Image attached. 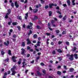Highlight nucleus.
I'll return each mask as SVG.
<instances>
[{
	"instance_id": "obj_22",
	"label": "nucleus",
	"mask_w": 78,
	"mask_h": 78,
	"mask_svg": "<svg viewBox=\"0 0 78 78\" xmlns=\"http://www.w3.org/2000/svg\"><path fill=\"white\" fill-rule=\"evenodd\" d=\"M39 58H40V56L37 57L36 58V61L37 62V61L38 60V59H39Z\"/></svg>"
},
{
	"instance_id": "obj_44",
	"label": "nucleus",
	"mask_w": 78,
	"mask_h": 78,
	"mask_svg": "<svg viewBox=\"0 0 78 78\" xmlns=\"http://www.w3.org/2000/svg\"><path fill=\"white\" fill-rule=\"evenodd\" d=\"M34 18L35 19H38V17L36 16H34Z\"/></svg>"
},
{
	"instance_id": "obj_19",
	"label": "nucleus",
	"mask_w": 78,
	"mask_h": 78,
	"mask_svg": "<svg viewBox=\"0 0 78 78\" xmlns=\"http://www.w3.org/2000/svg\"><path fill=\"white\" fill-rule=\"evenodd\" d=\"M57 74L58 75H61V72L60 71H58L57 72Z\"/></svg>"
},
{
	"instance_id": "obj_59",
	"label": "nucleus",
	"mask_w": 78,
	"mask_h": 78,
	"mask_svg": "<svg viewBox=\"0 0 78 78\" xmlns=\"http://www.w3.org/2000/svg\"><path fill=\"white\" fill-rule=\"evenodd\" d=\"M41 39V38L40 37H39L38 38V41H40Z\"/></svg>"
},
{
	"instance_id": "obj_11",
	"label": "nucleus",
	"mask_w": 78,
	"mask_h": 78,
	"mask_svg": "<svg viewBox=\"0 0 78 78\" xmlns=\"http://www.w3.org/2000/svg\"><path fill=\"white\" fill-rule=\"evenodd\" d=\"M74 56L75 59H78V55L76 54H74Z\"/></svg>"
},
{
	"instance_id": "obj_4",
	"label": "nucleus",
	"mask_w": 78,
	"mask_h": 78,
	"mask_svg": "<svg viewBox=\"0 0 78 78\" xmlns=\"http://www.w3.org/2000/svg\"><path fill=\"white\" fill-rule=\"evenodd\" d=\"M29 24L30 26H28L27 27V28H28V29H30V30H31V29L33 28V27L31 26H33V23H30Z\"/></svg>"
},
{
	"instance_id": "obj_61",
	"label": "nucleus",
	"mask_w": 78,
	"mask_h": 78,
	"mask_svg": "<svg viewBox=\"0 0 78 78\" xmlns=\"http://www.w3.org/2000/svg\"><path fill=\"white\" fill-rule=\"evenodd\" d=\"M52 23H55V21H51Z\"/></svg>"
},
{
	"instance_id": "obj_57",
	"label": "nucleus",
	"mask_w": 78,
	"mask_h": 78,
	"mask_svg": "<svg viewBox=\"0 0 78 78\" xmlns=\"http://www.w3.org/2000/svg\"><path fill=\"white\" fill-rule=\"evenodd\" d=\"M62 43V42L61 41L58 42V44H61Z\"/></svg>"
},
{
	"instance_id": "obj_23",
	"label": "nucleus",
	"mask_w": 78,
	"mask_h": 78,
	"mask_svg": "<svg viewBox=\"0 0 78 78\" xmlns=\"http://www.w3.org/2000/svg\"><path fill=\"white\" fill-rule=\"evenodd\" d=\"M74 2H75V0H73L72 1V3L73 5H75V3Z\"/></svg>"
},
{
	"instance_id": "obj_14",
	"label": "nucleus",
	"mask_w": 78,
	"mask_h": 78,
	"mask_svg": "<svg viewBox=\"0 0 78 78\" xmlns=\"http://www.w3.org/2000/svg\"><path fill=\"white\" fill-rule=\"evenodd\" d=\"M73 70H74V69L73 68H71L69 69V71L70 72H73Z\"/></svg>"
},
{
	"instance_id": "obj_15",
	"label": "nucleus",
	"mask_w": 78,
	"mask_h": 78,
	"mask_svg": "<svg viewBox=\"0 0 78 78\" xmlns=\"http://www.w3.org/2000/svg\"><path fill=\"white\" fill-rule=\"evenodd\" d=\"M28 13H27L26 14H25L26 16H25V19H27V17H28Z\"/></svg>"
},
{
	"instance_id": "obj_13",
	"label": "nucleus",
	"mask_w": 78,
	"mask_h": 78,
	"mask_svg": "<svg viewBox=\"0 0 78 78\" xmlns=\"http://www.w3.org/2000/svg\"><path fill=\"white\" fill-rule=\"evenodd\" d=\"M7 74H8V73H4V75L3 76V78H6V76L7 75Z\"/></svg>"
},
{
	"instance_id": "obj_7",
	"label": "nucleus",
	"mask_w": 78,
	"mask_h": 78,
	"mask_svg": "<svg viewBox=\"0 0 78 78\" xmlns=\"http://www.w3.org/2000/svg\"><path fill=\"white\" fill-rule=\"evenodd\" d=\"M22 52L21 54L23 55H24V52L25 51V50L23 48H22L21 49Z\"/></svg>"
},
{
	"instance_id": "obj_55",
	"label": "nucleus",
	"mask_w": 78,
	"mask_h": 78,
	"mask_svg": "<svg viewBox=\"0 0 78 78\" xmlns=\"http://www.w3.org/2000/svg\"><path fill=\"white\" fill-rule=\"evenodd\" d=\"M29 9L30 10V11H32V8H31V7H29Z\"/></svg>"
},
{
	"instance_id": "obj_53",
	"label": "nucleus",
	"mask_w": 78,
	"mask_h": 78,
	"mask_svg": "<svg viewBox=\"0 0 78 78\" xmlns=\"http://www.w3.org/2000/svg\"><path fill=\"white\" fill-rule=\"evenodd\" d=\"M66 16L64 17V18H63V20H66Z\"/></svg>"
},
{
	"instance_id": "obj_17",
	"label": "nucleus",
	"mask_w": 78,
	"mask_h": 78,
	"mask_svg": "<svg viewBox=\"0 0 78 78\" xmlns=\"http://www.w3.org/2000/svg\"><path fill=\"white\" fill-rule=\"evenodd\" d=\"M22 59L21 58H20L19 59V61L18 62V64H20L21 63V61Z\"/></svg>"
},
{
	"instance_id": "obj_18",
	"label": "nucleus",
	"mask_w": 78,
	"mask_h": 78,
	"mask_svg": "<svg viewBox=\"0 0 78 78\" xmlns=\"http://www.w3.org/2000/svg\"><path fill=\"white\" fill-rule=\"evenodd\" d=\"M8 54L9 55H11V51L10 50H9L8 51Z\"/></svg>"
},
{
	"instance_id": "obj_10",
	"label": "nucleus",
	"mask_w": 78,
	"mask_h": 78,
	"mask_svg": "<svg viewBox=\"0 0 78 78\" xmlns=\"http://www.w3.org/2000/svg\"><path fill=\"white\" fill-rule=\"evenodd\" d=\"M27 44H30L31 43V42L30 41V40H29V39H27Z\"/></svg>"
},
{
	"instance_id": "obj_29",
	"label": "nucleus",
	"mask_w": 78,
	"mask_h": 78,
	"mask_svg": "<svg viewBox=\"0 0 78 78\" xmlns=\"http://www.w3.org/2000/svg\"><path fill=\"white\" fill-rule=\"evenodd\" d=\"M52 53L53 55H55L56 53V51H55L54 50L52 52Z\"/></svg>"
},
{
	"instance_id": "obj_56",
	"label": "nucleus",
	"mask_w": 78,
	"mask_h": 78,
	"mask_svg": "<svg viewBox=\"0 0 78 78\" xmlns=\"http://www.w3.org/2000/svg\"><path fill=\"white\" fill-rule=\"evenodd\" d=\"M10 33H12V29H10Z\"/></svg>"
},
{
	"instance_id": "obj_47",
	"label": "nucleus",
	"mask_w": 78,
	"mask_h": 78,
	"mask_svg": "<svg viewBox=\"0 0 78 78\" xmlns=\"http://www.w3.org/2000/svg\"><path fill=\"white\" fill-rule=\"evenodd\" d=\"M39 6H38V5H35L34 6V7L35 8H38Z\"/></svg>"
},
{
	"instance_id": "obj_32",
	"label": "nucleus",
	"mask_w": 78,
	"mask_h": 78,
	"mask_svg": "<svg viewBox=\"0 0 78 78\" xmlns=\"http://www.w3.org/2000/svg\"><path fill=\"white\" fill-rule=\"evenodd\" d=\"M22 45V46H25V43L24 42H23Z\"/></svg>"
},
{
	"instance_id": "obj_35",
	"label": "nucleus",
	"mask_w": 78,
	"mask_h": 78,
	"mask_svg": "<svg viewBox=\"0 0 78 78\" xmlns=\"http://www.w3.org/2000/svg\"><path fill=\"white\" fill-rule=\"evenodd\" d=\"M66 44L67 45H69V42L67 41L66 42Z\"/></svg>"
},
{
	"instance_id": "obj_34",
	"label": "nucleus",
	"mask_w": 78,
	"mask_h": 78,
	"mask_svg": "<svg viewBox=\"0 0 78 78\" xmlns=\"http://www.w3.org/2000/svg\"><path fill=\"white\" fill-rule=\"evenodd\" d=\"M34 38H36L37 37V35L36 34H35L34 35Z\"/></svg>"
},
{
	"instance_id": "obj_64",
	"label": "nucleus",
	"mask_w": 78,
	"mask_h": 78,
	"mask_svg": "<svg viewBox=\"0 0 78 78\" xmlns=\"http://www.w3.org/2000/svg\"><path fill=\"white\" fill-rule=\"evenodd\" d=\"M73 75H72L70 77V78H73Z\"/></svg>"
},
{
	"instance_id": "obj_16",
	"label": "nucleus",
	"mask_w": 78,
	"mask_h": 78,
	"mask_svg": "<svg viewBox=\"0 0 78 78\" xmlns=\"http://www.w3.org/2000/svg\"><path fill=\"white\" fill-rule=\"evenodd\" d=\"M13 25H16L18 24V23L17 22H14L12 23Z\"/></svg>"
},
{
	"instance_id": "obj_20",
	"label": "nucleus",
	"mask_w": 78,
	"mask_h": 78,
	"mask_svg": "<svg viewBox=\"0 0 78 78\" xmlns=\"http://www.w3.org/2000/svg\"><path fill=\"white\" fill-rule=\"evenodd\" d=\"M37 11H38V10L37 9H34V12H37Z\"/></svg>"
},
{
	"instance_id": "obj_36",
	"label": "nucleus",
	"mask_w": 78,
	"mask_h": 78,
	"mask_svg": "<svg viewBox=\"0 0 78 78\" xmlns=\"http://www.w3.org/2000/svg\"><path fill=\"white\" fill-rule=\"evenodd\" d=\"M41 66H44V64L42 62H41Z\"/></svg>"
},
{
	"instance_id": "obj_40",
	"label": "nucleus",
	"mask_w": 78,
	"mask_h": 78,
	"mask_svg": "<svg viewBox=\"0 0 78 78\" xmlns=\"http://www.w3.org/2000/svg\"><path fill=\"white\" fill-rule=\"evenodd\" d=\"M63 6L64 7H66V6H67V5H66V4H63Z\"/></svg>"
},
{
	"instance_id": "obj_33",
	"label": "nucleus",
	"mask_w": 78,
	"mask_h": 78,
	"mask_svg": "<svg viewBox=\"0 0 78 78\" xmlns=\"http://www.w3.org/2000/svg\"><path fill=\"white\" fill-rule=\"evenodd\" d=\"M37 73L38 75H41V73H39V71H37Z\"/></svg>"
},
{
	"instance_id": "obj_5",
	"label": "nucleus",
	"mask_w": 78,
	"mask_h": 78,
	"mask_svg": "<svg viewBox=\"0 0 78 78\" xmlns=\"http://www.w3.org/2000/svg\"><path fill=\"white\" fill-rule=\"evenodd\" d=\"M12 59L13 60V61L14 62H16V61H16V59H15L17 58L16 57H15L14 56H13L12 57Z\"/></svg>"
},
{
	"instance_id": "obj_25",
	"label": "nucleus",
	"mask_w": 78,
	"mask_h": 78,
	"mask_svg": "<svg viewBox=\"0 0 78 78\" xmlns=\"http://www.w3.org/2000/svg\"><path fill=\"white\" fill-rule=\"evenodd\" d=\"M49 16H51V14H52V12L49 11Z\"/></svg>"
},
{
	"instance_id": "obj_49",
	"label": "nucleus",
	"mask_w": 78,
	"mask_h": 78,
	"mask_svg": "<svg viewBox=\"0 0 78 78\" xmlns=\"http://www.w3.org/2000/svg\"><path fill=\"white\" fill-rule=\"evenodd\" d=\"M33 43H36V40H34L33 41Z\"/></svg>"
},
{
	"instance_id": "obj_63",
	"label": "nucleus",
	"mask_w": 78,
	"mask_h": 78,
	"mask_svg": "<svg viewBox=\"0 0 78 78\" xmlns=\"http://www.w3.org/2000/svg\"><path fill=\"white\" fill-rule=\"evenodd\" d=\"M64 69H67V68H66V66H64Z\"/></svg>"
},
{
	"instance_id": "obj_28",
	"label": "nucleus",
	"mask_w": 78,
	"mask_h": 78,
	"mask_svg": "<svg viewBox=\"0 0 78 78\" xmlns=\"http://www.w3.org/2000/svg\"><path fill=\"white\" fill-rule=\"evenodd\" d=\"M17 28L18 29V30H19V31H20V29L21 28H20V26H18L17 27Z\"/></svg>"
},
{
	"instance_id": "obj_30",
	"label": "nucleus",
	"mask_w": 78,
	"mask_h": 78,
	"mask_svg": "<svg viewBox=\"0 0 78 78\" xmlns=\"http://www.w3.org/2000/svg\"><path fill=\"white\" fill-rule=\"evenodd\" d=\"M1 54L2 55H4V54H5V52H4L3 51H2Z\"/></svg>"
},
{
	"instance_id": "obj_1",
	"label": "nucleus",
	"mask_w": 78,
	"mask_h": 78,
	"mask_svg": "<svg viewBox=\"0 0 78 78\" xmlns=\"http://www.w3.org/2000/svg\"><path fill=\"white\" fill-rule=\"evenodd\" d=\"M16 68V66H14L11 69V71L12 72L11 75H15V74L16 73V72L15 71V69Z\"/></svg>"
},
{
	"instance_id": "obj_39",
	"label": "nucleus",
	"mask_w": 78,
	"mask_h": 78,
	"mask_svg": "<svg viewBox=\"0 0 78 78\" xmlns=\"http://www.w3.org/2000/svg\"><path fill=\"white\" fill-rule=\"evenodd\" d=\"M56 33H59V30H56Z\"/></svg>"
},
{
	"instance_id": "obj_48",
	"label": "nucleus",
	"mask_w": 78,
	"mask_h": 78,
	"mask_svg": "<svg viewBox=\"0 0 78 78\" xmlns=\"http://www.w3.org/2000/svg\"><path fill=\"white\" fill-rule=\"evenodd\" d=\"M13 37H14V38L16 37V35L15 34L13 35Z\"/></svg>"
},
{
	"instance_id": "obj_38",
	"label": "nucleus",
	"mask_w": 78,
	"mask_h": 78,
	"mask_svg": "<svg viewBox=\"0 0 78 78\" xmlns=\"http://www.w3.org/2000/svg\"><path fill=\"white\" fill-rule=\"evenodd\" d=\"M57 13H58V14H61V13L59 11H57Z\"/></svg>"
},
{
	"instance_id": "obj_26",
	"label": "nucleus",
	"mask_w": 78,
	"mask_h": 78,
	"mask_svg": "<svg viewBox=\"0 0 78 78\" xmlns=\"http://www.w3.org/2000/svg\"><path fill=\"white\" fill-rule=\"evenodd\" d=\"M18 19L19 20H22V16H18Z\"/></svg>"
},
{
	"instance_id": "obj_60",
	"label": "nucleus",
	"mask_w": 78,
	"mask_h": 78,
	"mask_svg": "<svg viewBox=\"0 0 78 78\" xmlns=\"http://www.w3.org/2000/svg\"><path fill=\"white\" fill-rule=\"evenodd\" d=\"M41 2L42 3H43L44 2V1L43 0H41Z\"/></svg>"
},
{
	"instance_id": "obj_3",
	"label": "nucleus",
	"mask_w": 78,
	"mask_h": 78,
	"mask_svg": "<svg viewBox=\"0 0 78 78\" xmlns=\"http://www.w3.org/2000/svg\"><path fill=\"white\" fill-rule=\"evenodd\" d=\"M66 55L68 57H69V56H70V58H69L70 60L72 61V60H73V55L72 54L70 55L69 54H67Z\"/></svg>"
},
{
	"instance_id": "obj_8",
	"label": "nucleus",
	"mask_w": 78,
	"mask_h": 78,
	"mask_svg": "<svg viewBox=\"0 0 78 78\" xmlns=\"http://www.w3.org/2000/svg\"><path fill=\"white\" fill-rule=\"evenodd\" d=\"M4 44V45H6V46H7V45H9V41H7V43L6 42H5Z\"/></svg>"
},
{
	"instance_id": "obj_46",
	"label": "nucleus",
	"mask_w": 78,
	"mask_h": 78,
	"mask_svg": "<svg viewBox=\"0 0 78 78\" xmlns=\"http://www.w3.org/2000/svg\"><path fill=\"white\" fill-rule=\"evenodd\" d=\"M35 49L36 51H39V50L38 49L35 48Z\"/></svg>"
},
{
	"instance_id": "obj_9",
	"label": "nucleus",
	"mask_w": 78,
	"mask_h": 78,
	"mask_svg": "<svg viewBox=\"0 0 78 78\" xmlns=\"http://www.w3.org/2000/svg\"><path fill=\"white\" fill-rule=\"evenodd\" d=\"M15 5L16 6V8L19 7V5L17 4V2H15Z\"/></svg>"
},
{
	"instance_id": "obj_27",
	"label": "nucleus",
	"mask_w": 78,
	"mask_h": 78,
	"mask_svg": "<svg viewBox=\"0 0 78 78\" xmlns=\"http://www.w3.org/2000/svg\"><path fill=\"white\" fill-rule=\"evenodd\" d=\"M67 3H68L69 5H70V2L69 0H68L67 1Z\"/></svg>"
},
{
	"instance_id": "obj_24",
	"label": "nucleus",
	"mask_w": 78,
	"mask_h": 78,
	"mask_svg": "<svg viewBox=\"0 0 78 78\" xmlns=\"http://www.w3.org/2000/svg\"><path fill=\"white\" fill-rule=\"evenodd\" d=\"M40 41H38L37 44V46H40Z\"/></svg>"
},
{
	"instance_id": "obj_58",
	"label": "nucleus",
	"mask_w": 78,
	"mask_h": 78,
	"mask_svg": "<svg viewBox=\"0 0 78 78\" xmlns=\"http://www.w3.org/2000/svg\"><path fill=\"white\" fill-rule=\"evenodd\" d=\"M43 73H46V72H45V71L43 70Z\"/></svg>"
},
{
	"instance_id": "obj_31",
	"label": "nucleus",
	"mask_w": 78,
	"mask_h": 78,
	"mask_svg": "<svg viewBox=\"0 0 78 78\" xmlns=\"http://www.w3.org/2000/svg\"><path fill=\"white\" fill-rule=\"evenodd\" d=\"M25 62H24L22 64H23V67H25Z\"/></svg>"
},
{
	"instance_id": "obj_51",
	"label": "nucleus",
	"mask_w": 78,
	"mask_h": 78,
	"mask_svg": "<svg viewBox=\"0 0 78 78\" xmlns=\"http://www.w3.org/2000/svg\"><path fill=\"white\" fill-rule=\"evenodd\" d=\"M34 60H33L31 62V63L32 64H33V63H34Z\"/></svg>"
},
{
	"instance_id": "obj_42",
	"label": "nucleus",
	"mask_w": 78,
	"mask_h": 78,
	"mask_svg": "<svg viewBox=\"0 0 78 78\" xmlns=\"http://www.w3.org/2000/svg\"><path fill=\"white\" fill-rule=\"evenodd\" d=\"M46 35H47V36H50V33H46Z\"/></svg>"
},
{
	"instance_id": "obj_12",
	"label": "nucleus",
	"mask_w": 78,
	"mask_h": 78,
	"mask_svg": "<svg viewBox=\"0 0 78 78\" xmlns=\"http://www.w3.org/2000/svg\"><path fill=\"white\" fill-rule=\"evenodd\" d=\"M56 50H57V51H58V52H59V53H61L62 52V51L60 49H57Z\"/></svg>"
},
{
	"instance_id": "obj_45",
	"label": "nucleus",
	"mask_w": 78,
	"mask_h": 78,
	"mask_svg": "<svg viewBox=\"0 0 78 78\" xmlns=\"http://www.w3.org/2000/svg\"><path fill=\"white\" fill-rule=\"evenodd\" d=\"M30 48H30V47L29 46H27V50H30Z\"/></svg>"
},
{
	"instance_id": "obj_21",
	"label": "nucleus",
	"mask_w": 78,
	"mask_h": 78,
	"mask_svg": "<svg viewBox=\"0 0 78 78\" xmlns=\"http://www.w3.org/2000/svg\"><path fill=\"white\" fill-rule=\"evenodd\" d=\"M33 33V32L31 31V30H30V33L28 34V35L29 36V35H30L31 34H32Z\"/></svg>"
},
{
	"instance_id": "obj_2",
	"label": "nucleus",
	"mask_w": 78,
	"mask_h": 78,
	"mask_svg": "<svg viewBox=\"0 0 78 78\" xmlns=\"http://www.w3.org/2000/svg\"><path fill=\"white\" fill-rule=\"evenodd\" d=\"M11 9H9L8 11V13L6 14V16L5 17V19H7V18H8V15H9V14L11 13Z\"/></svg>"
},
{
	"instance_id": "obj_52",
	"label": "nucleus",
	"mask_w": 78,
	"mask_h": 78,
	"mask_svg": "<svg viewBox=\"0 0 78 78\" xmlns=\"http://www.w3.org/2000/svg\"><path fill=\"white\" fill-rule=\"evenodd\" d=\"M30 55L29 54H28L27 55V57L29 58V57H30Z\"/></svg>"
},
{
	"instance_id": "obj_50",
	"label": "nucleus",
	"mask_w": 78,
	"mask_h": 78,
	"mask_svg": "<svg viewBox=\"0 0 78 78\" xmlns=\"http://www.w3.org/2000/svg\"><path fill=\"white\" fill-rule=\"evenodd\" d=\"M37 28H38V29H40V27H39V26H37Z\"/></svg>"
},
{
	"instance_id": "obj_43",
	"label": "nucleus",
	"mask_w": 78,
	"mask_h": 78,
	"mask_svg": "<svg viewBox=\"0 0 78 78\" xmlns=\"http://www.w3.org/2000/svg\"><path fill=\"white\" fill-rule=\"evenodd\" d=\"M45 9H48V5H46L45 7Z\"/></svg>"
},
{
	"instance_id": "obj_41",
	"label": "nucleus",
	"mask_w": 78,
	"mask_h": 78,
	"mask_svg": "<svg viewBox=\"0 0 78 78\" xmlns=\"http://www.w3.org/2000/svg\"><path fill=\"white\" fill-rule=\"evenodd\" d=\"M66 34V31H63L62 32V34Z\"/></svg>"
},
{
	"instance_id": "obj_37",
	"label": "nucleus",
	"mask_w": 78,
	"mask_h": 78,
	"mask_svg": "<svg viewBox=\"0 0 78 78\" xmlns=\"http://www.w3.org/2000/svg\"><path fill=\"white\" fill-rule=\"evenodd\" d=\"M14 3H11V6H12V7H14Z\"/></svg>"
},
{
	"instance_id": "obj_62",
	"label": "nucleus",
	"mask_w": 78,
	"mask_h": 78,
	"mask_svg": "<svg viewBox=\"0 0 78 78\" xmlns=\"http://www.w3.org/2000/svg\"><path fill=\"white\" fill-rule=\"evenodd\" d=\"M48 27H50V23H48Z\"/></svg>"
},
{
	"instance_id": "obj_54",
	"label": "nucleus",
	"mask_w": 78,
	"mask_h": 78,
	"mask_svg": "<svg viewBox=\"0 0 78 78\" xmlns=\"http://www.w3.org/2000/svg\"><path fill=\"white\" fill-rule=\"evenodd\" d=\"M51 45H54V43H53V42H52L51 43Z\"/></svg>"
},
{
	"instance_id": "obj_6",
	"label": "nucleus",
	"mask_w": 78,
	"mask_h": 78,
	"mask_svg": "<svg viewBox=\"0 0 78 78\" xmlns=\"http://www.w3.org/2000/svg\"><path fill=\"white\" fill-rule=\"evenodd\" d=\"M49 7L50 8H52V6H56V4H49Z\"/></svg>"
}]
</instances>
